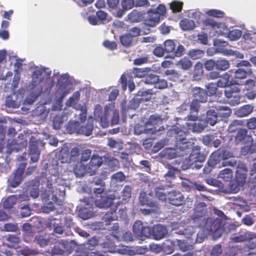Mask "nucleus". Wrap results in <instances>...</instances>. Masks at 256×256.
Segmentation results:
<instances>
[{
    "instance_id": "nucleus-51",
    "label": "nucleus",
    "mask_w": 256,
    "mask_h": 256,
    "mask_svg": "<svg viewBox=\"0 0 256 256\" xmlns=\"http://www.w3.org/2000/svg\"><path fill=\"white\" fill-rule=\"evenodd\" d=\"M63 118L61 116L56 115L53 120L52 126L55 130H59L63 124Z\"/></svg>"
},
{
    "instance_id": "nucleus-57",
    "label": "nucleus",
    "mask_w": 256,
    "mask_h": 256,
    "mask_svg": "<svg viewBox=\"0 0 256 256\" xmlns=\"http://www.w3.org/2000/svg\"><path fill=\"white\" fill-rule=\"evenodd\" d=\"M217 84L214 83H210L206 86L207 94L210 96H214L216 94L217 90Z\"/></svg>"
},
{
    "instance_id": "nucleus-42",
    "label": "nucleus",
    "mask_w": 256,
    "mask_h": 256,
    "mask_svg": "<svg viewBox=\"0 0 256 256\" xmlns=\"http://www.w3.org/2000/svg\"><path fill=\"white\" fill-rule=\"evenodd\" d=\"M78 214L80 218L86 220L93 217L94 214L90 209H79Z\"/></svg>"
},
{
    "instance_id": "nucleus-58",
    "label": "nucleus",
    "mask_w": 256,
    "mask_h": 256,
    "mask_svg": "<svg viewBox=\"0 0 256 256\" xmlns=\"http://www.w3.org/2000/svg\"><path fill=\"white\" fill-rule=\"evenodd\" d=\"M126 177L123 172H118L114 174L112 176V180L116 182H122L126 180Z\"/></svg>"
},
{
    "instance_id": "nucleus-63",
    "label": "nucleus",
    "mask_w": 256,
    "mask_h": 256,
    "mask_svg": "<svg viewBox=\"0 0 256 256\" xmlns=\"http://www.w3.org/2000/svg\"><path fill=\"white\" fill-rule=\"evenodd\" d=\"M80 94L79 92L77 91L74 93L72 96L68 99V102L70 106L76 104L79 100Z\"/></svg>"
},
{
    "instance_id": "nucleus-22",
    "label": "nucleus",
    "mask_w": 256,
    "mask_h": 256,
    "mask_svg": "<svg viewBox=\"0 0 256 256\" xmlns=\"http://www.w3.org/2000/svg\"><path fill=\"white\" fill-rule=\"evenodd\" d=\"M166 186L163 185H160L156 186L154 189V196L156 200H158L162 202L166 203L167 201L168 194L165 192Z\"/></svg>"
},
{
    "instance_id": "nucleus-13",
    "label": "nucleus",
    "mask_w": 256,
    "mask_h": 256,
    "mask_svg": "<svg viewBox=\"0 0 256 256\" xmlns=\"http://www.w3.org/2000/svg\"><path fill=\"white\" fill-rule=\"evenodd\" d=\"M104 247L108 249V252L111 253H118L119 254L128 255L134 254L133 252L128 250V246L122 245L118 246L111 242L105 243Z\"/></svg>"
},
{
    "instance_id": "nucleus-1",
    "label": "nucleus",
    "mask_w": 256,
    "mask_h": 256,
    "mask_svg": "<svg viewBox=\"0 0 256 256\" xmlns=\"http://www.w3.org/2000/svg\"><path fill=\"white\" fill-rule=\"evenodd\" d=\"M188 131H184L176 125L172 126L168 130L167 134L175 138V150L179 153L178 156L188 154L191 151L188 160L191 164L197 162L202 163L205 160V156L200 152V147L194 146V142L186 138Z\"/></svg>"
},
{
    "instance_id": "nucleus-7",
    "label": "nucleus",
    "mask_w": 256,
    "mask_h": 256,
    "mask_svg": "<svg viewBox=\"0 0 256 256\" xmlns=\"http://www.w3.org/2000/svg\"><path fill=\"white\" fill-rule=\"evenodd\" d=\"M44 143L40 140H37L34 136H32L29 143V154L30 156V160L36 162L39 160L40 150V146H44Z\"/></svg>"
},
{
    "instance_id": "nucleus-56",
    "label": "nucleus",
    "mask_w": 256,
    "mask_h": 256,
    "mask_svg": "<svg viewBox=\"0 0 256 256\" xmlns=\"http://www.w3.org/2000/svg\"><path fill=\"white\" fill-rule=\"evenodd\" d=\"M132 188L130 186L126 185L124 186L122 193V199L126 200L128 198H131L132 195Z\"/></svg>"
},
{
    "instance_id": "nucleus-59",
    "label": "nucleus",
    "mask_w": 256,
    "mask_h": 256,
    "mask_svg": "<svg viewBox=\"0 0 256 256\" xmlns=\"http://www.w3.org/2000/svg\"><path fill=\"white\" fill-rule=\"evenodd\" d=\"M34 242L41 247H44L48 244L49 241L48 240L44 238L42 236H36L34 238Z\"/></svg>"
},
{
    "instance_id": "nucleus-41",
    "label": "nucleus",
    "mask_w": 256,
    "mask_h": 256,
    "mask_svg": "<svg viewBox=\"0 0 256 256\" xmlns=\"http://www.w3.org/2000/svg\"><path fill=\"white\" fill-rule=\"evenodd\" d=\"M146 126H142L138 124H136L134 126V132L135 134L137 135H140L142 133L148 134V133H153L154 130L152 128H146Z\"/></svg>"
},
{
    "instance_id": "nucleus-19",
    "label": "nucleus",
    "mask_w": 256,
    "mask_h": 256,
    "mask_svg": "<svg viewBox=\"0 0 256 256\" xmlns=\"http://www.w3.org/2000/svg\"><path fill=\"white\" fill-rule=\"evenodd\" d=\"M192 92L194 98L193 100H196L200 103L206 102L208 94L205 90L200 87H195L192 88Z\"/></svg>"
},
{
    "instance_id": "nucleus-20",
    "label": "nucleus",
    "mask_w": 256,
    "mask_h": 256,
    "mask_svg": "<svg viewBox=\"0 0 256 256\" xmlns=\"http://www.w3.org/2000/svg\"><path fill=\"white\" fill-rule=\"evenodd\" d=\"M93 122V118H88L85 125H80L78 134H84L86 136H90L94 128Z\"/></svg>"
},
{
    "instance_id": "nucleus-33",
    "label": "nucleus",
    "mask_w": 256,
    "mask_h": 256,
    "mask_svg": "<svg viewBox=\"0 0 256 256\" xmlns=\"http://www.w3.org/2000/svg\"><path fill=\"white\" fill-rule=\"evenodd\" d=\"M217 110V114L220 116L226 118L232 114L231 109L227 106H212Z\"/></svg>"
},
{
    "instance_id": "nucleus-30",
    "label": "nucleus",
    "mask_w": 256,
    "mask_h": 256,
    "mask_svg": "<svg viewBox=\"0 0 256 256\" xmlns=\"http://www.w3.org/2000/svg\"><path fill=\"white\" fill-rule=\"evenodd\" d=\"M175 244L174 242L166 240L162 243V251L166 254H170L174 252Z\"/></svg>"
},
{
    "instance_id": "nucleus-50",
    "label": "nucleus",
    "mask_w": 256,
    "mask_h": 256,
    "mask_svg": "<svg viewBox=\"0 0 256 256\" xmlns=\"http://www.w3.org/2000/svg\"><path fill=\"white\" fill-rule=\"evenodd\" d=\"M248 74L247 70L242 68H238L234 72V78L235 79H244L246 78Z\"/></svg>"
},
{
    "instance_id": "nucleus-17",
    "label": "nucleus",
    "mask_w": 256,
    "mask_h": 256,
    "mask_svg": "<svg viewBox=\"0 0 256 256\" xmlns=\"http://www.w3.org/2000/svg\"><path fill=\"white\" fill-rule=\"evenodd\" d=\"M188 121H192L193 124L188 123V126L190 130H192L194 132H202L207 126L206 120L199 116L196 120H187Z\"/></svg>"
},
{
    "instance_id": "nucleus-46",
    "label": "nucleus",
    "mask_w": 256,
    "mask_h": 256,
    "mask_svg": "<svg viewBox=\"0 0 256 256\" xmlns=\"http://www.w3.org/2000/svg\"><path fill=\"white\" fill-rule=\"evenodd\" d=\"M158 76L155 74H150L146 75L144 80H142L144 82L149 85H155L156 82H158Z\"/></svg>"
},
{
    "instance_id": "nucleus-11",
    "label": "nucleus",
    "mask_w": 256,
    "mask_h": 256,
    "mask_svg": "<svg viewBox=\"0 0 256 256\" xmlns=\"http://www.w3.org/2000/svg\"><path fill=\"white\" fill-rule=\"evenodd\" d=\"M26 167V163H20L16 170L12 178L9 180L10 185L13 188L18 186L23 179V174Z\"/></svg>"
},
{
    "instance_id": "nucleus-44",
    "label": "nucleus",
    "mask_w": 256,
    "mask_h": 256,
    "mask_svg": "<svg viewBox=\"0 0 256 256\" xmlns=\"http://www.w3.org/2000/svg\"><path fill=\"white\" fill-rule=\"evenodd\" d=\"M150 70V68H134L132 72L136 77L142 78L146 76Z\"/></svg>"
},
{
    "instance_id": "nucleus-26",
    "label": "nucleus",
    "mask_w": 256,
    "mask_h": 256,
    "mask_svg": "<svg viewBox=\"0 0 256 256\" xmlns=\"http://www.w3.org/2000/svg\"><path fill=\"white\" fill-rule=\"evenodd\" d=\"M254 110V106L251 104H246L238 108L236 112L240 117H244L250 114Z\"/></svg>"
},
{
    "instance_id": "nucleus-16",
    "label": "nucleus",
    "mask_w": 256,
    "mask_h": 256,
    "mask_svg": "<svg viewBox=\"0 0 256 256\" xmlns=\"http://www.w3.org/2000/svg\"><path fill=\"white\" fill-rule=\"evenodd\" d=\"M189 114L186 117V120H196L200 108V102L192 100L190 103Z\"/></svg>"
},
{
    "instance_id": "nucleus-14",
    "label": "nucleus",
    "mask_w": 256,
    "mask_h": 256,
    "mask_svg": "<svg viewBox=\"0 0 256 256\" xmlns=\"http://www.w3.org/2000/svg\"><path fill=\"white\" fill-rule=\"evenodd\" d=\"M248 132L246 128L238 129L234 137V142L236 144H246L252 142L253 138L250 135L248 134Z\"/></svg>"
},
{
    "instance_id": "nucleus-29",
    "label": "nucleus",
    "mask_w": 256,
    "mask_h": 256,
    "mask_svg": "<svg viewBox=\"0 0 256 256\" xmlns=\"http://www.w3.org/2000/svg\"><path fill=\"white\" fill-rule=\"evenodd\" d=\"M206 120L208 124L210 126H214L218 122V114L214 110H209L206 112Z\"/></svg>"
},
{
    "instance_id": "nucleus-36",
    "label": "nucleus",
    "mask_w": 256,
    "mask_h": 256,
    "mask_svg": "<svg viewBox=\"0 0 256 256\" xmlns=\"http://www.w3.org/2000/svg\"><path fill=\"white\" fill-rule=\"evenodd\" d=\"M218 178L222 179L225 182H230L232 178V170L228 168H224L220 172Z\"/></svg>"
},
{
    "instance_id": "nucleus-38",
    "label": "nucleus",
    "mask_w": 256,
    "mask_h": 256,
    "mask_svg": "<svg viewBox=\"0 0 256 256\" xmlns=\"http://www.w3.org/2000/svg\"><path fill=\"white\" fill-rule=\"evenodd\" d=\"M162 116L157 114H154L150 116L148 119L145 123V126L148 125L155 126L158 124L159 122H162Z\"/></svg>"
},
{
    "instance_id": "nucleus-34",
    "label": "nucleus",
    "mask_w": 256,
    "mask_h": 256,
    "mask_svg": "<svg viewBox=\"0 0 256 256\" xmlns=\"http://www.w3.org/2000/svg\"><path fill=\"white\" fill-rule=\"evenodd\" d=\"M210 163L212 165H216L219 163L221 160H222V158L220 153V150L218 149V150L213 152L210 156Z\"/></svg>"
},
{
    "instance_id": "nucleus-24",
    "label": "nucleus",
    "mask_w": 256,
    "mask_h": 256,
    "mask_svg": "<svg viewBox=\"0 0 256 256\" xmlns=\"http://www.w3.org/2000/svg\"><path fill=\"white\" fill-rule=\"evenodd\" d=\"M230 78V75L228 72H225L221 76L220 75L219 79L216 82L217 86L220 88H226L230 86L232 84Z\"/></svg>"
},
{
    "instance_id": "nucleus-54",
    "label": "nucleus",
    "mask_w": 256,
    "mask_h": 256,
    "mask_svg": "<svg viewBox=\"0 0 256 256\" xmlns=\"http://www.w3.org/2000/svg\"><path fill=\"white\" fill-rule=\"evenodd\" d=\"M203 66L208 71L212 70L214 68H216V60L212 59L206 60L204 62Z\"/></svg>"
},
{
    "instance_id": "nucleus-9",
    "label": "nucleus",
    "mask_w": 256,
    "mask_h": 256,
    "mask_svg": "<svg viewBox=\"0 0 256 256\" xmlns=\"http://www.w3.org/2000/svg\"><path fill=\"white\" fill-rule=\"evenodd\" d=\"M140 203L151 208H158L159 204L152 192L146 194L145 192H140L139 196Z\"/></svg>"
},
{
    "instance_id": "nucleus-12",
    "label": "nucleus",
    "mask_w": 256,
    "mask_h": 256,
    "mask_svg": "<svg viewBox=\"0 0 256 256\" xmlns=\"http://www.w3.org/2000/svg\"><path fill=\"white\" fill-rule=\"evenodd\" d=\"M43 71L40 69L35 70L32 74V80L30 87L32 90H41L42 88L40 85L44 80L42 77Z\"/></svg>"
},
{
    "instance_id": "nucleus-62",
    "label": "nucleus",
    "mask_w": 256,
    "mask_h": 256,
    "mask_svg": "<svg viewBox=\"0 0 256 256\" xmlns=\"http://www.w3.org/2000/svg\"><path fill=\"white\" fill-rule=\"evenodd\" d=\"M149 62V57L148 56L137 58L134 60V64L136 66H140L147 64Z\"/></svg>"
},
{
    "instance_id": "nucleus-31",
    "label": "nucleus",
    "mask_w": 256,
    "mask_h": 256,
    "mask_svg": "<svg viewBox=\"0 0 256 256\" xmlns=\"http://www.w3.org/2000/svg\"><path fill=\"white\" fill-rule=\"evenodd\" d=\"M112 210L110 212L106 213L102 218V222H104L106 225L110 224L112 221L116 219L117 216H116V211L117 209H110Z\"/></svg>"
},
{
    "instance_id": "nucleus-27",
    "label": "nucleus",
    "mask_w": 256,
    "mask_h": 256,
    "mask_svg": "<svg viewBox=\"0 0 256 256\" xmlns=\"http://www.w3.org/2000/svg\"><path fill=\"white\" fill-rule=\"evenodd\" d=\"M17 200L18 198L16 195L10 196L6 198H2L1 202L2 208H12Z\"/></svg>"
},
{
    "instance_id": "nucleus-40",
    "label": "nucleus",
    "mask_w": 256,
    "mask_h": 256,
    "mask_svg": "<svg viewBox=\"0 0 256 256\" xmlns=\"http://www.w3.org/2000/svg\"><path fill=\"white\" fill-rule=\"evenodd\" d=\"M230 68V62L228 60L220 58L216 60V69L220 71H224Z\"/></svg>"
},
{
    "instance_id": "nucleus-53",
    "label": "nucleus",
    "mask_w": 256,
    "mask_h": 256,
    "mask_svg": "<svg viewBox=\"0 0 256 256\" xmlns=\"http://www.w3.org/2000/svg\"><path fill=\"white\" fill-rule=\"evenodd\" d=\"M238 92H235L233 96L228 100V103L231 106L238 105L240 102L241 96L239 94L240 90L238 89Z\"/></svg>"
},
{
    "instance_id": "nucleus-55",
    "label": "nucleus",
    "mask_w": 256,
    "mask_h": 256,
    "mask_svg": "<svg viewBox=\"0 0 256 256\" xmlns=\"http://www.w3.org/2000/svg\"><path fill=\"white\" fill-rule=\"evenodd\" d=\"M6 240L10 242L8 244L10 247H14L20 242L18 237L12 234H9L6 238Z\"/></svg>"
},
{
    "instance_id": "nucleus-49",
    "label": "nucleus",
    "mask_w": 256,
    "mask_h": 256,
    "mask_svg": "<svg viewBox=\"0 0 256 256\" xmlns=\"http://www.w3.org/2000/svg\"><path fill=\"white\" fill-rule=\"evenodd\" d=\"M183 2L179 1H173L170 4V9L174 12H179L182 10Z\"/></svg>"
},
{
    "instance_id": "nucleus-8",
    "label": "nucleus",
    "mask_w": 256,
    "mask_h": 256,
    "mask_svg": "<svg viewBox=\"0 0 256 256\" xmlns=\"http://www.w3.org/2000/svg\"><path fill=\"white\" fill-rule=\"evenodd\" d=\"M152 95L151 90L138 92L136 96L130 102V106L132 108L136 109L138 107L140 102H148L150 100Z\"/></svg>"
},
{
    "instance_id": "nucleus-3",
    "label": "nucleus",
    "mask_w": 256,
    "mask_h": 256,
    "mask_svg": "<svg viewBox=\"0 0 256 256\" xmlns=\"http://www.w3.org/2000/svg\"><path fill=\"white\" fill-rule=\"evenodd\" d=\"M193 214L190 220L194 226L199 228L204 232L216 234L220 236L223 231L222 220L218 217H206V209H194Z\"/></svg>"
},
{
    "instance_id": "nucleus-37",
    "label": "nucleus",
    "mask_w": 256,
    "mask_h": 256,
    "mask_svg": "<svg viewBox=\"0 0 256 256\" xmlns=\"http://www.w3.org/2000/svg\"><path fill=\"white\" fill-rule=\"evenodd\" d=\"M80 123L78 122L70 121L66 126V130L68 134L76 133L78 134Z\"/></svg>"
},
{
    "instance_id": "nucleus-43",
    "label": "nucleus",
    "mask_w": 256,
    "mask_h": 256,
    "mask_svg": "<svg viewBox=\"0 0 256 256\" xmlns=\"http://www.w3.org/2000/svg\"><path fill=\"white\" fill-rule=\"evenodd\" d=\"M121 44L126 48H128L132 45V38L128 34L121 36L120 38Z\"/></svg>"
},
{
    "instance_id": "nucleus-64",
    "label": "nucleus",
    "mask_w": 256,
    "mask_h": 256,
    "mask_svg": "<svg viewBox=\"0 0 256 256\" xmlns=\"http://www.w3.org/2000/svg\"><path fill=\"white\" fill-rule=\"evenodd\" d=\"M222 252V246L220 244H216L212 248L210 252V255L211 256H220Z\"/></svg>"
},
{
    "instance_id": "nucleus-48",
    "label": "nucleus",
    "mask_w": 256,
    "mask_h": 256,
    "mask_svg": "<svg viewBox=\"0 0 256 256\" xmlns=\"http://www.w3.org/2000/svg\"><path fill=\"white\" fill-rule=\"evenodd\" d=\"M242 34L240 30L235 29L230 30L228 37L231 40H236L240 38Z\"/></svg>"
},
{
    "instance_id": "nucleus-2",
    "label": "nucleus",
    "mask_w": 256,
    "mask_h": 256,
    "mask_svg": "<svg viewBox=\"0 0 256 256\" xmlns=\"http://www.w3.org/2000/svg\"><path fill=\"white\" fill-rule=\"evenodd\" d=\"M106 172H104L102 176V178H98L94 181L95 186H100L98 188H94L93 189V193L96 198L94 200L92 197H85L82 200V202L84 204V208L85 206H89L90 208L92 206L94 202L96 206L98 208H118L120 204V202L116 200V196L114 194H108L104 192L106 189V182L104 180L107 178Z\"/></svg>"
},
{
    "instance_id": "nucleus-23",
    "label": "nucleus",
    "mask_w": 256,
    "mask_h": 256,
    "mask_svg": "<svg viewBox=\"0 0 256 256\" xmlns=\"http://www.w3.org/2000/svg\"><path fill=\"white\" fill-rule=\"evenodd\" d=\"M203 64L200 62H196L194 67L192 78L194 80H200L204 76Z\"/></svg>"
},
{
    "instance_id": "nucleus-47",
    "label": "nucleus",
    "mask_w": 256,
    "mask_h": 256,
    "mask_svg": "<svg viewBox=\"0 0 256 256\" xmlns=\"http://www.w3.org/2000/svg\"><path fill=\"white\" fill-rule=\"evenodd\" d=\"M214 45L216 46V48L218 51L225 53V48L228 46V42L220 40H214Z\"/></svg>"
},
{
    "instance_id": "nucleus-35",
    "label": "nucleus",
    "mask_w": 256,
    "mask_h": 256,
    "mask_svg": "<svg viewBox=\"0 0 256 256\" xmlns=\"http://www.w3.org/2000/svg\"><path fill=\"white\" fill-rule=\"evenodd\" d=\"M246 242H247L248 247L250 249L256 248V234L248 232V236Z\"/></svg>"
},
{
    "instance_id": "nucleus-18",
    "label": "nucleus",
    "mask_w": 256,
    "mask_h": 256,
    "mask_svg": "<svg viewBox=\"0 0 256 256\" xmlns=\"http://www.w3.org/2000/svg\"><path fill=\"white\" fill-rule=\"evenodd\" d=\"M248 170L246 166L238 165L236 172V181L238 186H242L247 176Z\"/></svg>"
},
{
    "instance_id": "nucleus-61",
    "label": "nucleus",
    "mask_w": 256,
    "mask_h": 256,
    "mask_svg": "<svg viewBox=\"0 0 256 256\" xmlns=\"http://www.w3.org/2000/svg\"><path fill=\"white\" fill-rule=\"evenodd\" d=\"M242 122L240 120H233L228 126V130L230 132H234L238 130V126L242 125Z\"/></svg>"
},
{
    "instance_id": "nucleus-52",
    "label": "nucleus",
    "mask_w": 256,
    "mask_h": 256,
    "mask_svg": "<svg viewBox=\"0 0 256 256\" xmlns=\"http://www.w3.org/2000/svg\"><path fill=\"white\" fill-rule=\"evenodd\" d=\"M206 14L210 16L217 18H222L224 16V12L215 9H212L206 12Z\"/></svg>"
},
{
    "instance_id": "nucleus-21",
    "label": "nucleus",
    "mask_w": 256,
    "mask_h": 256,
    "mask_svg": "<svg viewBox=\"0 0 256 256\" xmlns=\"http://www.w3.org/2000/svg\"><path fill=\"white\" fill-rule=\"evenodd\" d=\"M160 19V16L155 10H150L148 12V17L146 19V24L150 26H154L158 23Z\"/></svg>"
},
{
    "instance_id": "nucleus-5",
    "label": "nucleus",
    "mask_w": 256,
    "mask_h": 256,
    "mask_svg": "<svg viewBox=\"0 0 256 256\" xmlns=\"http://www.w3.org/2000/svg\"><path fill=\"white\" fill-rule=\"evenodd\" d=\"M103 162L102 158V156L98 154H94L92 156L89 162L88 166H83L82 170L78 172V168L76 167L75 168V173L76 175H80V176L87 172L90 176L95 174L98 168L101 166Z\"/></svg>"
},
{
    "instance_id": "nucleus-39",
    "label": "nucleus",
    "mask_w": 256,
    "mask_h": 256,
    "mask_svg": "<svg viewBox=\"0 0 256 256\" xmlns=\"http://www.w3.org/2000/svg\"><path fill=\"white\" fill-rule=\"evenodd\" d=\"M204 51L200 49H194L190 50L188 56L193 60L201 58L204 55Z\"/></svg>"
},
{
    "instance_id": "nucleus-32",
    "label": "nucleus",
    "mask_w": 256,
    "mask_h": 256,
    "mask_svg": "<svg viewBox=\"0 0 256 256\" xmlns=\"http://www.w3.org/2000/svg\"><path fill=\"white\" fill-rule=\"evenodd\" d=\"M176 66L184 70H188L192 68V62L188 58L184 57L178 61Z\"/></svg>"
},
{
    "instance_id": "nucleus-60",
    "label": "nucleus",
    "mask_w": 256,
    "mask_h": 256,
    "mask_svg": "<svg viewBox=\"0 0 256 256\" xmlns=\"http://www.w3.org/2000/svg\"><path fill=\"white\" fill-rule=\"evenodd\" d=\"M248 236V232L243 234L234 236L232 238L231 241L234 242H246Z\"/></svg>"
},
{
    "instance_id": "nucleus-10",
    "label": "nucleus",
    "mask_w": 256,
    "mask_h": 256,
    "mask_svg": "<svg viewBox=\"0 0 256 256\" xmlns=\"http://www.w3.org/2000/svg\"><path fill=\"white\" fill-rule=\"evenodd\" d=\"M166 52L172 53L173 56L180 57L183 55L185 48L182 44H179L176 49V44L171 40H166L164 44Z\"/></svg>"
},
{
    "instance_id": "nucleus-45",
    "label": "nucleus",
    "mask_w": 256,
    "mask_h": 256,
    "mask_svg": "<svg viewBox=\"0 0 256 256\" xmlns=\"http://www.w3.org/2000/svg\"><path fill=\"white\" fill-rule=\"evenodd\" d=\"M202 24L206 28H209L212 29L220 28L221 24L218 23L212 19L207 18L202 20Z\"/></svg>"
},
{
    "instance_id": "nucleus-25",
    "label": "nucleus",
    "mask_w": 256,
    "mask_h": 256,
    "mask_svg": "<svg viewBox=\"0 0 256 256\" xmlns=\"http://www.w3.org/2000/svg\"><path fill=\"white\" fill-rule=\"evenodd\" d=\"M80 154V150L78 148L76 147H74L72 148L69 154L68 151V153L66 154L67 155L66 158L64 160V162H68V163L75 162L78 158V156ZM64 158H62V162H64Z\"/></svg>"
},
{
    "instance_id": "nucleus-15",
    "label": "nucleus",
    "mask_w": 256,
    "mask_h": 256,
    "mask_svg": "<svg viewBox=\"0 0 256 256\" xmlns=\"http://www.w3.org/2000/svg\"><path fill=\"white\" fill-rule=\"evenodd\" d=\"M169 202L174 206H178L184 202V197L179 192L173 190L168 194Z\"/></svg>"
},
{
    "instance_id": "nucleus-6",
    "label": "nucleus",
    "mask_w": 256,
    "mask_h": 256,
    "mask_svg": "<svg viewBox=\"0 0 256 256\" xmlns=\"http://www.w3.org/2000/svg\"><path fill=\"white\" fill-rule=\"evenodd\" d=\"M110 110L108 109V106L104 108V110L102 112V108L100 104H96L94 109V118L100 122L102 128H107L109 125L110 118Z\"/></svg>"
},
{
    "instance_id": "nucleus-4",
    "label": "nucleus",
    "mask_w": 256,
    "mask_h": 256,
    "mask_svg": "<svg viewBox=\"0 0 256 256\" xmlns=\"http://www.w3.org/2000/svg\"><path fill=\"white\" fill-rule=\"evenodd\" d=\"M132 230L136 237L141 240H144L148 238L151 234L154 240H160L164 238L168 234L166 226L162 224L154 225L151 230L150 227L144 226L140 220H136L134 222Z\"/></svg>"
},
{
    "instance_id": "nucleus-28",
    "label": "nucleus",
    "mask_w": 256,
    "mask_h": 256,
    "mask_svg": "<svg viewBox=\"0 0 256 256\" xmlns=\"http://www.w3.org/2000/svg\"><path fill=\"white\" fill-rule=\"evenodd\" d=\"M180 25L183 30L188 31L192 30L196 26L194 22L192 20L184 18L180 22Z\"/></svg>"
}]
</instances>
